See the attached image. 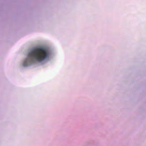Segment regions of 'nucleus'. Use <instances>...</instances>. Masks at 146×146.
<instances>
[{"instance_id": "obj_1", "label": "nucleus", "mask_w": 146, "mask_h": 146, "mask_svg": "<svg viewBox=\"0 0 146 146\" xmlns=\"http://www.w3.org/2000/svg\"><path fill=\"white\" fill-rule=\"evenodd\" d=\"M48 56L47 52L44 48H36L29 53L25 62L27 63L28 64L25 65L24 64V65L27 66L31 63L33 60L41 62L47 58Z\"/></svg>"}]
</instances>
